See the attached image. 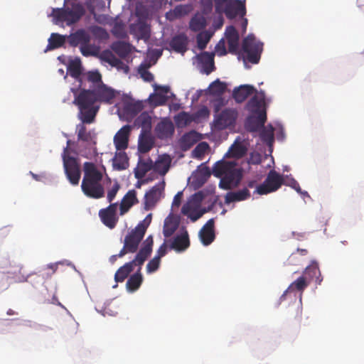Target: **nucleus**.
Wrapping results in <instances>:
<instances>
[{"label": "nucleus", "mask_w": 364, "mask_h": 364, "mask_svg": "<svg viewBox=\"0 0 364 364\" xmlns=\"http://www.w3.org/2000/svg\"><path fill=\"white\" fill-rule=\"evenodd\" d=\"M74 94L73 104L79 109L78 117L83 124H90L94 122L100 106L97 102L108 105L114 103L117 96V91L104 83L95 86L92 89H81L78 92L77 88H70Z\"/></svg>", "instance_id": "nucleus-1"}, {"label": "nucleus", "mask_w": 364, "mask_h": 364, "mask_svg": "<svg viewBox=\"0 0 364 364\" xmlns=\"http://www.w3.org/2000/svg\"><path fill=\"white\" fill-rule=\"evenodd\" d=\"M171 159L168 155L159 156L154 163L150 157L139 156L137 165L134 168V176L138 182H149V181L161 180L171 167Z\"/></svg>", "instance_id": "nucleus-2"}, {"label": "nucleus", "mask_w": 364, "mask_h": 364, "mask_svg": "<svg viewBox=\"0 0 364 364\" xmlns=\"http://www.w3.org/2000/svg\"><path fill=\"white\" fill-rule=\"evenodd\" d=\"M85 13L84 6L77 0H65L64 6L53 9L52 16L57 21L70 26L78 22Z\"/></svg>", "instance_id": "nucleus-3"}, {"label": "nucleus", "mask_w": 364, "mask_h": 364, "mask_svg": "<svg viewBox=\"0 0 364 364\" xmlns=\"http://www.w3.org/2000/svg\"><path fill=\"white\" fill-rule=\"evenodd\" d=\"M212 173L220 182H240L243 169L235 161L221 159L213 164Z\"/></svg>", "instance_id": "nucleus-4"}, {"label": "nucleus", "mask_w": 364, "mask_h": 364, "mask_svg": "<svg viewBox=\"0 0 364 364\" xmlns=\"http://www.w3.org/2000/svg\"><path fill=\"white\" fill-rule=\"evenodd\" d=\"M151 222V214L150 213L125 236L124 245L128 248V251L130 253H134L137 251L139 245L143 239Z\"/></svg>", "instance_id": "nucleus-5"}, {"label": "nucleus", "mask_w": 364, "mask_h": 364, "mask_svg": "<svg viewBox=\"0 0 364 364\" xmlns=\"http://www.w3.org/2000/svg\"><path fill=\"white\" fill-rule=\"evenodd\" d=\"M263 50V43L257 41L253 34H249L242 41L241 54L244 61L257 64Z\"/></svg>", "instance_id": "nucleus-6"}, {"label": "nucleus", "mask_w": 364, "mask_h": 364, "mask_svg": "<svg viewBox=\"0 0 364 364\" xmlns=\"http://www.w3.org/2000/svg\"><path fill=\"white\" fill-rule=\"evenodd\" d=\"M70 141L68 140L62 154L64 171L69 182H79L82 171L77 159L70 155Z\"/></svg>", "instance_id": "nucleus-7"}, {"label": "nucleus", "mask_w": 364, "mask_h": 364, "mask_svg": "<svg viewBox=\"0 0 364 364\" xmlns=\"http://www.w3.org/2000/svg\"><path fill=\"white\" fill-rule=\"evenodd\" d=\"M83 178L81 182H101L106 176L105 167L102 164L85 161L82 166Z\"/></svg>", "instance_id": "nucleus-8"}, {"label": "nucleus", "mask_w": 364, "mask_h": 364, "mask_svg": "<svg viewBox=\"0 0 364 364\" xmlns=\"http://www.w3.org/2000/svg\"><path fill=\"white\" fill-rule=\"evenodd\" d=\"M117 207V203H112L107 208L101 209L99 212V216L102 223L110 229L114 228L118 222Z\"/></svg>", "instance_id": "nucleus-9"}, {"label": "nucleus", "mask_w": 364, "mask_h": 364, "mask_svg": "<svg viewBox=\"0 0 364 364\" xmlns=\"http://www.w3.org/2000/svg\"><path fill=\"white\" fill-rule=\"evenodd\" d=\"M237 116L235 110L231 109H225L223 110L215 119L214 124L216 129L223 130L228 127L235 124Z\"/></svg>", "instance_id": "nucleus-10"}, {"label": "nucleus", "mask_w": 364, "mask_h": 364, "mask_svg": "<svg viewBox=\"0 0 364 364\" xmlns=\"http://www.w3.org/2000/svg\"><path fill=\"white\" fill-rule=\"evenodd\" d=\"M198 236L202 244L205 246L210 245L215 239V220L213 218L208 220L198 232Z\"/></svg>", "instance_id": "nucleus-11"}, {"label": "nucleus", "mask_w": 364, "mask_h": 364, "mask_svg": "<svg viewBox=\"0 0 364 364\" xmlns=\"http://www.w3.org/2000/svg\"><path fill=\"white\" fill-rule=\"evenodd\" d=\"M223 13L229 19H233L238 15L243 17L246 14L245 4L240 0H235L232 2L230 1L226 4Z\"/></svg>", "instance_id": "nucleus-12"}, {"label": "nucleus", "mask_w": 364, "mask_h": 364, "mask_svg": "<svg viewBox=\"0 0 364 364\" xmlns=\"http://www.w3.org/2000/svg\"><path fill=\"white\" fill-rule=\"evenodd\" d=\"M137 257L135 256L134 259L129 262L125 263L123 266L119 267L115 273L114 279L117 282H122L129 276V274L134 270V266L138 268H141L144 262H139Z\"/></svg>", "instance_id": "nucleus-13"}, {"label": "nucleus", "mask_w": 364, "mask_h": 364, "mask_svg": "<svg viewBox=\"0 0 364 364\" xmlns=\"http://www.w3.org/2000/svg\"><path fill=\"white\" fill-rule=\"evenodd\" d=\"M282 183H262L257 188V193L259 195L267 194L278 190ZM291 187L296 192L299 193L303 197H309L306 191H301L299 183H290Z\"/></svg>", "instance_id": "nucleus-14"}, {"label": "nucleus", "mask_w": 364, "mask_h": 364, "mask_svg": "<svg viewBox=\"0 0 364 364\" xmlns=\"http://www.w3.org/2000/svg\"><path fill=\"white\" fill-rule=\"evenodd\" d=\"M155 144V139L151 132H141L138 138L137 150L140 154H146Z\"/></svg>", "instance_id": "nucleus-15"}, {"label": "nucleus", "mask_w": 364, "mask_h": 364, "mask_svg": "<svg viewBox=\"0 0 364 364\" xmlns=\"http://www.w3.org/2000/svg\"><path fill=\"white\" fill-rule=\"evenodd\" d=\"M155 133L159 139L171 138L174 133V126L168 119H163L155 127Z\"/></svg>", "instance_id": "nucleus-16"}, {"label": "nucleus", "mask_w": 364, "mask_h": 364, "mask_svg": "<svg viewBox=\"0 0 364 364\" xmlns=\"http://www.w3.org/2000/svg\"><path fill=\"white\" fill-rule=\"evenodd\" d=\"M130 131L131 126L124 125L117 132L114 137V144L117 150L121 151L127 148Z\"/></svg>", "instance_id": "nucleus-17"}, {"label": "nucleus", "mask_w": 364, "mask_h": 364, "mask_svg": "<svg viewBox=\"0 0 364 364\" xmlns=\"http://www.w3.org/2000/svg\"><path fill=\"white\" fill-rule=\"evenodd\" d=\"M165 183H156L145 194V205L147 208L154 206L161 198L164 190Z\"/></svg>", "instance_id": "nucleus-18"}, {"label": "nucleus", "mask_w": 364, "mask_h": 364, "mask_svg": "<svg viewBox=\"0 0 364 364\" xmlns=\"http://www.w3.org/2000/svg\"><path fill=\"white\" fill-rule=\"evenodd\" d=\"M213 53L203 52L197 55L198 63L201 64L202 71L209 75L215 69Z\"/></svg>", "instance_id": "nucleus-19"}, {"label": "nucleus", "mask_w": 364, "mask_h": 364, "mask_svg": "<svg viewBox=\"0 0 364 364\" xmlns=\"http://www.w3.org/2000/svg\"><path fill=\"white\" fill-rule=\"evenodd\" d=\"M190 246L189 236L187 230L175 236L170 244V249L178 252L185 251Z\"/></svg>", "instance_id": "nucleus-20"}, {"label": "nucleus", "mask_w": 364, "mask_h": 364, "mask_svg": "<svg viewBox=\"0 0 364 364\" xmlns=\"http://www.w3.org/2000/svg\"><path fill=\"white\" fill-rule=\"evenodd\" d=\"M101 59L109 63L111 66L117 68L118 70H124V73L129 72V67L120 59L117 58L113 53L109 50L102 51L100 55Z\"/></svg>", "instance_id": "nucleus-21"}, {"label": "nucleus", "mask_w": 364, "mask_h": 364, "mask_svg": "<svg viewBox=\"0 0 364 364\" xmlns=\"http://www.w3.org/2000/svg\"><path fill=\"white\" fill-rule=\"evenodd\" d=\"M225 36L228 41V50L231 53H237L239 46V33L233 26H229L225 29Z\"/></svg>", "instance_id": "nucleus-22"}, {"label": "nucleus", "mask_w": 364, "mask_h": 364, "mask_svg": "<svg viewBox=\"0 0 364 364\" xmlns=\"http://www.w3.org/2000/svg\"><path fill=\"white\" fill-rule=\"evenodd\" d=\"M251 194L247 188L237 191H230L225 196V203L228 205L231 203L240 202L249 199Z\"/></svg>", "instance_id": "nucleus-23"}, {"label": "nucleus", "mask_w": 364, "mask_h": 364, "mask_svg": "<svg viewBox=\"0 0 364 364\" xmlns=\"http://www.w3.org/2000/svg\"><path fill=\"white\" fill-rule=\"evenodd\" d=\"M83 193L88 197L100 198L105 195V189L102 183H81Z\"/></svg>", "instance_id": "nucleus-24"}, {"label": "nucleus", "mask_w": 364, "mask_h": 364, "mask_svg": "<svg viewBox=\"0 0 364 364\" xmlns=\"http://www.w3.org/2000/svg\"><path fill=\"white\" fill-rule=\"evenodd\" d=\"M131 31L139 39L148 40L150 38V27L144 21L139 20L132 24Z\"/></svg>", "instance_id": "nucleus-25"}, {"label": "nucleus", "mask_w": 364, "mask_h": 364, "mask_svg": "<svg viewBox=\"0 0 364 364\" xmlns=\"http://www.w3.org/2000/svg\"><path fill=\"white\" fill-rule=\"evenodd\" d=\"M138 202L136 191L134 190H129L123 197L119 205L120 215H124L134 204Z\"/></svg>", "instance_id": "nucleus-26"}, {"label": "nucleus", "mask_w": 364, "mask_h": 364, "mask_svg": "<svg viewBox=\"0 0 364 364\" xmlns=\"http://www.w3.org/2000/svg\"><path fill=\"white\" fill-rule=\"evenodd\" d=\"M90 34L84 29H79L68 36V43L71 46L75 47L78 45L90 42Z\"/></svg>", "instance_id": "nucleus-27"}, {"label": "nucleus", "mask_w": 364, "mask_h": 364, "mask_svg": "<svg viewBox=\"0 0 364 364\" xmlns=\"http://www.w3.org/2000/svg\"><path fill=\"white\" fill-rule=\"evenodd\" d=\"M188 39L186 34L180 33L172 38L169 46L177 53H184L187 50Z\"/></svg>", "instance_id": "nucleus-28"}, {"label": "nucleus", "mask_w": 364, "mask_h": 364, "mask_svg": "<svg viewBox=\"0 0 364 364\" xmlns=\"http://www.w3.org/2000/svg\"><path fill=\"white\" fill-rule=\"evenodd\" d=\"M151 117L147 112H141L134 121L133 127L141 128V132H151Z\"/></svg>", "instance_id": "nucleus-29"}, {"label": "nucleus", "mask_w": 364, "mask_h": 364, "mask_svg": "<svg viewBox=\"0 0 364 364\" xmlns=\"http://www.w3.org/2000/svg\"><path fill=\"white\" fill-rule=\"evenodd\" d=\"M302 275L307 277L309 283H311V280L314 278L316 279V283L318 284H320L323 280L318 263L314 261L305 268Z\"/></svg>", "instance_id": "nucleus-30"}, {"label": "nucleus", "mask_w": 364, "mask_h": 364, "mask_svg": "<svg viewBox=\"0 0 364 364\" xmlns=\"http://www.w3.org/2000/svg\"><path fill=\"white\" fill-rule=\"evenodd\" d=\"M255 91V88L249 85H241L233 90L232 96L235 100L241 103Z\"/></svg>", "instance_id": "nucleus-31"}, {"label": "nucleus", "mask_w": 364, "mask_h": 364, "mask_svg": "<svg viewBox=\"0 0 364 364\" xmlns=\"http://www.w3.org/2000/svg\"><path fill=\"white\" fill-rule=\"evenodd\" d=\"M154 244L153 237L151 235L147 237V238L144 241L143 245L139 250V251L136 255L137 257V260L141 262H144L148 259V257L151 255L152 252V247Z\"/></svg>", "instance_id": "nucleus-32"}, {"label": "nucleus", "mask_w": 364, "mask_h": 364, "mask_svg": "<svg viewBox=\"0 0 364 364\" xmlns=\"http://www.w3.org/2000/svg\"><path fill=\"white\" fill-rule=\"evenodd\" d=\"M247 151V147L241 142L236 140L230 147L225 157L240 159L244 156Z\"/></svg>", "instance_id": "nucleus-33"}, {"label": "nucleus", "mask_w": 364, "mask_h": 364, "mask_svg": "<svg viewBox=\"0 0 364 364\" xmlns=\"http://www.w3.org/2000/svg\"><path fill=\"white\" fill-rule=\"evenodd\" d=\"M205 212V209H198L189 204L184 205L181 209V213L188 216L193 222L200 218Z\"/></svg>", "instance_id": "nucleus-34"}, {"label": "nucleus", "mask_w": 364, "mask_h": 364, "mask_svg": "<svg viewBox=\"0 0 364 364\" xmlns=\"http://www.w3.org/2000/svg\"><path fill=\"white\" fill-rule=\"evenodd\" d=\"M178 225L179 222L176 218L172 215H169L168 217H167L165 219L163 229V233L164 237H171L177 230Z\"/></svg>", "instance_id": "nucleus-35"}, {"label": "nucleus", "mask_w": 364, "mask_h": 364, "mask_svg": "<svg viewBox=\"0 0 364 364\" xmlns=\"http://www.w3.org/2000/svg\"><path fill=\"white\" fill-rule=\"evenodd\" d=\"M309 281L307 279L306 277L301 276L294 282H293L288 287L284 294L282 296V298L284 296L286 292L287 291H299L301 294L304 291V289L309 285Z\"/></svg>", "instance_id": "nucleus-36"}, {"label": "nucleus", "mask_w": 364, "mask_h": 364, "mask_svg": "<svg viewBox=\"0 0 364 364\" xmlns=\"http://www.w3.org/2000/svg\"><path fill=\"white\" fill-rule=\"evenodd\" d=\"M141 270V268H138L137 271L128 279L126 286L129 291H135L140 287L143 282Z\"/></svg>", "instance_id": "nucleus-37"}, {"label": "nucleus", "mask_w": 364, "mask_h": 364, "mask_svg": "<svg viewBox=\"0 0 364 364\" xmlns=\"http://www.w3.org/2000/svg\"><path fill=\"white\" fill-rule=\"evenodd\" d=\"M211 174L212 169L209 167L200 166L192 174L193 182H206Z\"/></svg>", "instance_id": "nucleus-38"}, {"label": "nucleus", "mask_w": 364, "mask_h": 364, "mask_svg": "<svg viewBox=\"0 0 364 364\" xmlns=\"http://www.w3.org/2000/svg\"><path fill=\"white\" fill-rule=\"evenodd\" d=\"M112 49L122 58L127 57L132 51L131 45L124 41L114 43Z\"/></svg>", "instance_id": "nucleus-39"}, {"label": "nucleus", "mask_w": 364, "mask_h": 364, "mask_svg": "<svg viewBox=\"0 0 364 364\" xmlns=\"http://www.w3.org/2000/svg\"><path fill=\"white\" fill-rule=\"evenodd\" d=\"M198 141L197 133L196 132H190L183 134L180 140V144L183 149L186 150L193 146Z\"/></svg>", "instance_id": "nucleus-40"}, {"label": "nucleus", "mask_w": 364, "mask_h": 364, "mask_svg": "<svg viewBox=\"0 0 364 364\" xmlns=\"http://www.w3.org/2000/svg\"><path fill=\"white\" fill-rule=\"evenodd\" d=\"M264 103V95L262 93L260 95L257 94L249 100L247 106L250 112H258L262 110Z\"/></svg>", "instance_id": "nucleus-41"}, {"label": "nucleus", "mask_w": 364, "mask_h": 364, "mask_svg": "<svg viewBox=\"0 0 364 364\" xmlns=\"http://www.w3.org/2000/svg\"><path fill=\"white\" fill-rule=\"evenodd\" d=\"M68 73L72 77L80 79L82 74V65L80 59H75L69 63Z\"/></svg>", "instance_id": "nucleus-42"}, {"label": "nucleus", "mask_w": 364, "mask_h": 364, "mask_svg": "<svg viewBox=\"0 0 364 364\" xmlns=\"http://www.w3.org/2000/svg\"><path fill=\"white\" fill-rule=\"evenodd\" d=\"M286 180L287 182H296L294 178L288 175L279 174L276 171L272 170L264 182H285Z\"/></svg>", "instance_id": "nucleus-43"}, {"label": "nucleus", "mask_w": 364, "mask_h": 364, "mask_svg": "<svg viewBox=\"0 0 364 364\" xmlns=\"http://www.w3.org/2000/svg\"><path fill=\"white\" fill-rule=\"evenodd\" d=\"M77 139L85 142H92L95 139L94 134L90 131H87L86 127L83 124L77 126Z\"/></svg>", "instance_id": "nucleus-44"}, {"label": "nucleus", "mask_w": 364, "mask_h": 364, "mask_svg": "<svg viewBox=\"0 0 364 364\" xmlns=\"http://www.w3.org/2000/svg\"><path fill=\"white\" fill-rule=\"evenodd\" d=\"M113 166L118 170H124L128 166V157L124 152L117 153L113 159Z\"/></svg>", "instance_id": "nucleus-45"}, {"label": "nucleus", "mask_w": 364, "mask_h": 364, "mask_svg": "<svg viewBox=\"0 0 364 364\" xmlns=\"http://www.w3.org/2000/svg\"><path fill=\"white\" fill-rule=\"evenodd\" d=\"M143 105L141 102H129L124 105V112L131 117L136 116L143 109Z\"/></svg>", "instance_id": "nucleus-46"}, {"label": "nucleus", "mask_w": 364, "mask_h": 364, "mask_svg": "<svg viewBox=\"0 0 364 364\" xmlns=\"http://www.w3.org/2000/svg\"><path fill=\"white\" fill-rule=\"evenodd\" d=\"M259 136L261 140L267 145H271L274 141V128L272 125L262 127Z\"/></svg>", "instance_id": "nucleus-47"}, {"label": "nucleus", "mask_w": 364, "mask_h": 364, "mask_svg": "<svg viewBox=\"0 0 364 364\" xmlns=\"http://www.w3.org/2000/svg\"><path fill=\"white\" fill-rule=\"evenodd\" d=\"M226 84L220 80L213 82L209 87L210 93L213 96H221L226 90Z\"/></svg>", "instance_id": "nucleus-48"}, {"label": "nucleus", "mask_w": 364, "mask_h": 364, "mask_svg": "<svg viewBox=\"0 0 364 364\" xmlns=\"http://www.w3.org/2000/svg\"><path fill=\"white\" fill-rule=\"evenodd\" d=\"M65 37L58 33H52L48 39V49H55L63 46Z\"/></svg>", "instance_id": "nucleus-49"}, {"label": "nucleus", "mask_w": 364, "mask_h": 364, "mask_svg": "<svg viewBox=\"0 0 364 364\" xmlns=\"http://www.w3.org/2000/svg\"><path fill=\"white\" fill-rule=\"evenodd\" d=\"M189 26L193 31H200L206 26V20L203 16H195L191 18Z\"/></svg>", "instance_id": "nucleus-50"}, {"label": "nucleus", "mask_w": 364, "mask_h": 364, "mask_svg": "<svg viewBox=\"0 0 364 364\" xmlns=\"http://www.w3.org/2000/svg\"><path fill=\"white\" fill-rule=\"evenodd\" d=\"M191 114L186 112H181L175 117V122L178 127H186L193 121Z\"/></svg>", "instance_id": "nucleus-51"}, {"label": "nucleus", "mask_w": 364, "mask_h": 364, "mask_svg": "<svg viewBox=\"0 0 364 364\" xmlns=\"http://www.w3.org/2000/svg\"><path fill=\"white\" fill-rule=\"evenodd\" d=\"M90 32L98 41H105L109 38L107 31L98 26H92L89 28Z\"/></svg>", "instance_id": "nucleus-52"}, {"label": "nucleus", "mask_w": 364, "mask_h": 364, "mask_svg": "<svg viewBox=\"0 0 364 364\" xmlns=\"http://www.w3.org/2000/svg\"><path fill=\"white\" fill-rule=\"evenodd\" d=\"M80 50L83 56H95L98 54L99 48L89 43H83L80 46Z\"/></svg>", "instance_id": "nucleus-53"}, {"label": "nucleus", "mask_w": 364, "mask_h": 364, "mask_svg": "<svg viewBox=\"0 0 364 364\" xmlns=\"http://www.w3.org/2000/svg\"><path fill=\"white\" fill-rule=\"evenodd\" d=\"M211 36V33L208 31L200 32L196 36L198 48L200 50L205 49Z\"/></svg>", "instance_id": "nucleus-54"}, {"label": "nucleus", "mask_w": 364, "mask_h": 364, "mask_svg": "<svg viewBox=\"0 0 364 364\" xmlns=\"http://www.w3.org/2000/svg\"><path fill=\"white\" fill-rule=\"evenodd\" d=\"M210 146L207 142L202 141L199 143L193 150L192 154L195 158L201 159Z\"/></svg>", "instance_id": "nucleus-55"}, {"label": "nucleus", "mask_w": 364, "mask_h": 364, "mask_svg": "<svg viewBox=\"0 0 364 364\" xmlns=\"http://www.w3.org/2000/svg\"><path fill=\"white\" fill-rule=\"evenodd\" d=\"M87 79L89 82L94 84V86H98L103 83L102 75L98 71H90L87 73Z\"/></svg>", "instance_id": "nucleus-56"}, {"label": "nucleus", "mask_w": 364, "mask_h": 364, "mask_svg": "<svg viewBox=\"0 0 364 364\" xmlns=\"http://www.w3.org/2000/svg\"><path fill=\"white\" fill-rule=\"evenodd\" d=\"M245 127L248 131L252 132H257L262 128L255 117H250L247 118Z\"/></svg>", "instance_id": "nucleus-57"}, {"label": "nucleus", "mask_w": 364, "mask_h": 364, "mask_svg": "<svg viewBox=\"0 0 364 364\" xmlns=\"http://www.w3.org/2000/svg\"><path fill=\"white\" fill-rule=\"evenodd\" d=\"M161 260L159 259V257H154L146 265V272L149 274L155 272L159 267Z\"/></svg>", "instance_id": "nucleus-58"}, {"label": "nucleus", "mask_w": 364, "mask_h": 364, "mask_svg": "<svg viewBox=\"0 0 364 364\" xmlns=\"http://www.w3.org/2000/svg\"><path fill=\"white\" fill-rule=\"evenodd\" d=\"M215 193V186L210 184L206 191H200L195 194V197L198 200H204L208 196H211Z\"/></svg>", "instance_id": "nucleus-59"}, {"label": "nucleus", "mask_w": 364, "mask_h": 364, "mask_svg": "<svg viewBox=\"0 0 364 364\" xmlns=\"http://www.w3.org/2000/svg\"><path fill=\"white\" fill-rule=\"evenodd\" d=\"M139 73L144 81L152 82L154 79L153 74L147 70L146 65H141Z\"/></svg>", "instance_id": "nucleus-60"}, {"label": "nucleus", "mask_w": 364, "mask_h": 364, "mask_svg": "<svg viewBox=\"0 0 364 364\" xmlns=\"http://www.w3.org/2000/svg\"><path fill=\"white\" fill-rule=\"evenodd\" d=\"M151 102L157 106L164 105L167 101V97L161 92H156L155 95L150 96Z\"/></svg>", "instance_id": "nucleus-61"}, {"label": "nucleus", "mask_w": 364, "mask_h": 364, "mask_svg": "<svg viewBox=\"0 0 364 364\" xmlns=\"http://www.w3.org/2000/svg\"><path fill=\"white\" fill-rule=\"evenodd\" d=\"M253 113L257 114V117H255L259 125L263 127H264V123L267 120V114L266 112L263 109L259 110L258 112H252Z\"/></svg>", "instance_id": "nucleus-62"}, {"label": "nucleus", "mask_w": 364, "mask_h": 364, "mask_svg": "<svg viewBox=\"0 0 364 364\" xmlns=\"http://www.w3.org/2000/svg\"><path fill=\"white\" fill-rule=\"evenodd\" d=\"M229 2V0H214L215 12L218 14H223V9L226 4Z\"/></svg>", "instance_id": "nucleus-63"}, {"label": "nucleus", "mask_w": 364, "mask_h": 364, "mask_svg": "<svg viewBox=\"0 0 364 364\" xmlns=\"http://www.w3.org/2000/svg\"><path fill=\"white\" fill-rule=\"evenodd\" d=\"M120 186L119 183H114L113 187L108 191L107 200L109 202H112L115 198Z\"/></svg>", "instance_id": "nucleus-64"}]
</instances>
